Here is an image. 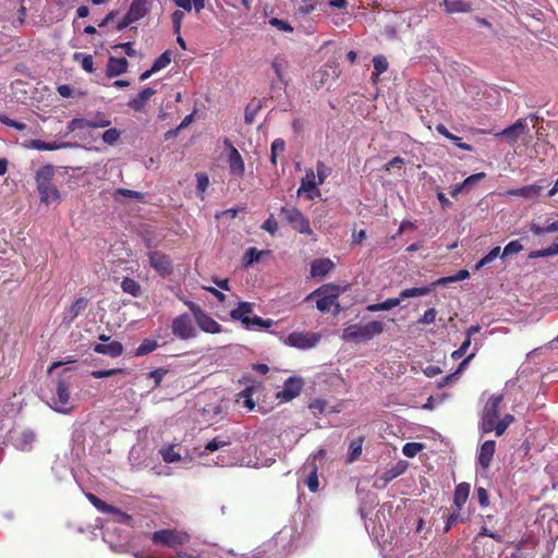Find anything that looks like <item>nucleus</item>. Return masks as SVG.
Returning a JSON list of instances; mask_svg holds the SVG:
<instances>
[{
  "label": "nucleus",
  "instance_id": "nucleus-17",
  "mask_svg": "<svg viewBox=\"0 0 558 558\" xmlns=\"http://www.w3.org/2000/svg\"><path fill=\"white\" fill-rule=\"evenodd\" d=\"M526 133H529V126L525 119H518L513 124L499 132L497 136L505 138L510 145H513Z\"/></svg>",
  "mask_w": 558,
  "mask_h": 558
},
{
  "label": "nucleus",
  "instance_id": "nucleus-22",
  "mask_svg": "<svg viewBox=\"0 0 558 558\" xmlns=\"http://www.w3.org/2000/svg\"><path fill=\"white\" fill-rule=\"evenodd\" d=\"M129 61L125 58L109 57L106 74L108 77L119 76L128 71Z\"/></svg>",
  "mask_w": 558,
  "mask_h": 558
},
{
  "label": "nucleus",
  "instance_id": "nucleus-49",
  "mask_svg": "<svg viewBox=\"0 0 558 558\" xmlns=\"http://www.w3.org/2000/svg\"><path fill=\"white\" fill-rule=\"evenodd\" d=\"M114 198L117 199L118 196H123L128 198H134L136 201H143L144 195L141 192L129 190V189H117L113 193Z\"/></svg>",
  "mask_w": 558,
  "mask_h": 558
},
{
  "label": "nucleus",
  "instance_id": "nucleus-14",
  "mask_svg": "<svg viewBox=\"0 0 558 558\" xmlns=\"http://www.w3.org/2000/svg\"><path fill=\"white\" fill-rule=\"evenodd\" d=\"M149 264L150 266L160 275L161 277H167L172 274L173 266L172 260L169 255L159 252L151 251L148 253Z\"/></svg>",
  "mask_w": 558,
  "mask_h": 558
},
{
  "label": "nucleus",
  "instance_id": "nucleus-44",
  "mask_svg": "<svg viewBox=\"0 0 558 558\" xmlns=\"http://www.w3.org/2000/svg\"><path fill=\"white\" fill-rule=\"evenodd\" d=\"M89 121L92 129L107 128L111 124L110 119L104 112H97Z\"/></svg>",
  "mask_w": 558,
  "mask_h": 558
},
{
  "label": "nucleus",
  "instance_id": "nucleus-59",
  "mask_svg": "<svg viewBox=\"0 0 558 558\" xmlns=\"http://www.w3.org/2000/svg\"><path fill=\"white\" fill-rule=\"evenodd\" d=\"M123 371L121 368H111V369H101V371H93L90 373V376L94 377V378H107V377H110V376H113L116 374H120L122 373Z\"/></svg>",
  "mask_w": 558,
  "mask_h": 558
},
{
  "label": "nucleus",
  "instance_id": "nucleus-48",
  "mask_svg": "<svg viewBox=\"0 0 558 558\" xmlns=\"http://www.w3.org/2000/svg\"><path fill=\"white\" fill-rule=\"evenodd\" d=\"M287 66V61L280 57H276L271 62V68L280 82H283V70Z\"/></svg>",
  "mask_w": 558,
  "mask_h": 558
},
{
  "label": "nucleus",
  "instance_id": "nucleus-56",
  "mask_svg": "<svg viewBox=\"0 0 558 558\" xmlns=\"http://www.w3.org/2000/svg\"><path fill=\"white\" fill-rule=\"evenodd\" d=\"M108 513H111L113 519L119 523L130 524L132 518L128 513L112 507L111 510H109Z\"/></svg>",
  "mask_w": 558,
  "mask_h": 558
},
{
  "label": "nucleus",
  "instance_id": "nucleus-12",
  "mask_svg": "<svg viewBox=\"0 0 558 558\" xmlns=\"http://www.w3.org/2000/svg\"><path fill=\"white\" fill-rule=\"evenodd\" d=\"M56 398L52 399V408L60 413H68L70 405V384L64 379L57 381Z\"/></svg>",
  "mask_w": 558,
  "mask_h": 558
},
{
  "label": "nucleus",
  "instance_id": "nucleus-9",
  "mask_svg": "<svg viewBox=\"0 0 558 558\" xmlns=\"http://www.w3.org/2000/svg\"><path fill=\"white\" fill-rule=\"evenodd\" d=\"M281 220L288 223L293 230L303 234H313L310 220L294 206H282L280 209Z\"/></svg>",
  "mask_w": 558,
  "mask_h": 558
},
{
  "label": "nucleus",
  "instance_id": "nucleus-43",
  "mask_svg": "<svg viewBox=\"0 0 558 558\" xmlns=\"http://www.w3.org/2000/svg\"><path fill=\"white\" fill-rule=\"evenodd\" d=\"M286 149V142L282 138H276L271 143V154H270V162L276 166L277 165V155L278 153H282Z\"/></svg>",
  "mask_w": 558,
  "mask_h": 558
},
{
  "label": "nucleus",
  "instance_id": "nucleus-50",
  "mask_svg": "<svg viewBox=\"0 0 558 558\" xmlns=\"http://www.w3.org/2000/svg\"><path fill=\"white\" fill-rule=\"evenodd\" d=\"M87 304L88 301L85 298L75 300L70 308L71 318H76L87 307Z\"/></svg>",
  "mask_w": 558,
  "mask_h": 558
},
{
  "label": "nucleus",
  "instance_id": "nucleus-5",
  "mask_svg": "<svg viewBox=\"0 0 558 558\" xmlns=\"http://www.w3.org/2000/svg\"><path fill=\"white\" fill-rule=\"evenodd\" d=\"M325 456H310L298 471L299 484L305 485L311 493L319 489L318 472L323 469Z\"/></svg>",
  "mask_w": 558,
  "mask_h": 558
},
{
  "label": "nucleus",
  "instance_id": "nucleus-58",
  "mask_svg": "<svg viewBox=\"0 0 558 558\" xmlns=\"http://www.w3.org/2000/svg\"><path fill=\"white\" fill-rule=\"evenodd\" d=\"M184 304L189 307V310L193 314L196 323L206 314V312L198 304H196L192 301H184Z\"/></svg>",
  "mask_w": 558,
  "mask_h": 558
},
{
  "label": "nucleus",
  "instance_id": "nucleus-26",
  "mask_svg": "<svg viewBox=\"0 0 558 558\" xmlns=\"http://www.w3.org/2000/svg\"><path fill=\"white\" fill-rule=\"evenodd\" d=\"M471 486L468 483H460L456 486L453 494V504L458 509H462L470 495Z\"/></svg>",
  "mask_w": 558,
  "mask_h": 558
},
{
  "label": "nucleus",
  "instance_id": "nucleus-7",
  "mask_svg": "<svg viewBox=\"0 0 558 558\" xmlns=\"http://www.w3.org/2000/svg\"><path fill=\"white\" fill-rule=\"evenodd\" d=\"M343 292V289L335 283L323 284L315 291H313L306 300H310L314 296L317 298L316 307L319 312L326 313L329 312L331 306L339 307L338 298Z\"/></svg>",
  "mask_w": 558,
  "mask_h": 558
},
{
  "label": "nucleus",
  "instance_id": "nucleus-47",
  "mask_svg": "<svg viewBox=\"0 0 558 558\" xmlns=\"http://www.w3.org/2000/svg\"><path fill=\"white\" fill-rule=\"evenodd\" d=\"M319 3V0H301L298 7V12L303 15L311 14Z\"/></svg>",
  "mask_w": 558,
  "mask_h": 558
},
{
  "label": "nucleus",
  "instance_id": "nucleus-45",
  "mask_svg": "<svg viewBox=\"0 0 558 558\" xmlns=\"http://www.w3.org/2000/svg\"><path fill=\"white\" fill-rule=\"evenodd\" d=\"M263 251H258L256 247H250L244 256H243V263L245 266L252 265L255 262H258L263 255Z\"/></svg>",
  "mask_w": 558,
  "mask_h": 558
},
{
  "label": "nucleus",
  "instance_id": "nucleus-57",
  "mask_svg": "<svg viewBox=\"0 0 558 558\" xmlns=\"http://www.w3.org/2000/svg\"><path fill=\"white\" fill-rule=\"evenodd\" d=\"M184 304L189 307V310L193 314L196 323L206 314V312L198 304H196L192 301H184Z\"/></svg>",
  "mask_w": 558,
  "mask_h": 558
},
{
  "label": "nucleus",
  "instance_id": "nucleus-38",
  "mask_svg": "<svg viewBox=\"0 0 558 558\" xmlns=\"http://www.w3.org/2000/svg\"><path fill=\"white\" fill-rule=\"evenodd\" d=\"M373 65H374L373 76L378 77L380 74H383L384 72L387 71L388 61L384 56L378 54L373 58Z\"/></svg>",
  "mask_w": 558,
  "mask_h": 558
},
{
  "label": "nucleus",
  "instance_id": "nucleus-13",
  "mask_svg": "<svg viewBox=\"0 0 558 558\" xmlns=\"http://www.w3.org/2000/svg\"><path fill=\"white\" fill-rule=\"evenodd\" d=\"M408 466L409 463L405 460L396 461L375 478L374 486L376 488H385L389 482L403 474Z\"/></svg>",
  "mask_w": 558,
  "mask_h": 558
},
{
  "label": "nucleus",
  "instance_id": "nucleus-2",
  "mask_svg": "<svg viewBox=\"0 0 558 558\" xmlns=\"http://www.w3.org/2000/svg\"><path fill=\"white\" fill-rule=\"evenodd\" d=\"M303 545L302 536L294 527H283L270 542L256 550L254 558H286Z\"/></svg>",
  "mask_w": 558,
  "mask_h": 558
},
{
  "label": "nucleus",
  "instance_id": "nucleus-39",
  "mask_svg": "<svg viewBox=\"0 0 558 558\" xmlns=\"http://www.w3.org/2000/svg\"><path fill=\"white\" fill-rule=\"evenodd\" d=\"M470 277V272L469 270L466 269H461L459 270L454 276H450V277H444V278H440L438 279L435 284H446V283H449V282H458V281H462L466 278Z\"/></svg>",
  "mask_w": 558,
  "mask_h": 558
},
{
  "label": "nucleus",
  "instance_id": "nucleus-36",
  "mask_svg": "<svg viewBox=\"0 0 558 558\" xmlns=\"http://www.w3.org/2000/svg\"><path fill=\"white\" fill-rule=\"evenodd\" d=\"M83 129H92V122L89 121V119L74 118L66 125L68 133H72L76 130Z\"/></svg>",
  "mask_w": 558,
  "mask_h": 558
},
{
  "label": "nucleus",
  "instance_id": "nucleus-35",
  "mask_svg": "<svg viewBox=\"0 0 558 558\" xmlns=\"http://www.w3.org/2000/svg\"><path fill=\"white\" fill-rule=\"evenodd\" d=\"M317 185H319V184L315 181V173H314V171L313 170H307L305 178L302 179V183H301V187L299 190V193L301 191L312 192V191L316 190Z\"/></svg>",
  "mask_w": 558,
  "mask_h": 558
},
{
  "label": "nucleus",
  "instance_id": "nucleus-62",
  "mask_svg": "<svg viewBox=\"0 0 558 558\" xmlns=\"http://www.w3.org/2000/svg\"><path fill=\"white\" fill-rule=\"evenodd\" d=\"M167 373H168V369L160 367V368H156V369L151 371L148 374V377L153 378L155 381V388L160 386V384Z\"/></svg>",
  "mask_w": 558,
  "mask_h": 558
},
{
  "label": "nucleus",
  "instance_id": "nucleus-15",
  "mask_svg": "<svg viewBox=\"0 0 558 558\" xmlns=\"http://www.w3.org/2000/svg\"><path fill=\"white\" fill-rule=\"evenodd\" d=\"M432 289L429 287H416V288H410L404 289L400 292L398 298H390L384 301V308L385 311H389L400 304L402 300L409 299V298H418V296H425L429 294Z\"/></svg>",
  "mask_w": 558,
  "mask_h": 558
},
{
  "label": "nucleus",
  "instance_id": "nucleus-19",
  "mask_svg": "<svg viewBox=\"0 0 558 558\" xmlns=\"http://www.w3.org/2000/svg\"><path fill=\"white\" fill-rule=\"evenodd\" d=\"M229 146V169L230 173L236 178H242L245 171L244 160L239 150L227 140Z\"/></svg>",
  "mask_w": 558,
  "mask_h": 558
},
{
  "label": "nucleus",
  "instance_id": "nucleus-52",
  "mask_svg": "<svg viewBox=\"0 0 558 558\" xmlns=\"http://www.w3.org/2000/svg\"><path fill=\"white\" fill-rule=\"evenodd\" d=\"M330 168L327 167L323 161H317L316 163V172H317V183L322 185L327 177L330 174Z\"/></svg>",
  "mask_w": 558,
  "mask_h": 558
},
{
  "label": "nucleus",
  "instance_id": "nucleus-10",
  "mask_svg": "<svg viewBox=\"0 0 558 558\" xmlns=\"http://www.w3.org/2000/svg\"><path fill=\"white\" fill-rule=\"evenodd\" d=\"M171 331L173 336L181 340H189L195 338L197 335L192 318L186 313L173 318L171 324Z\"/></svg>",
  "mask_w": 558,
  "mask_h": 558
},
{
  "label": "nucleus",
  "instance_id": "nucleus-3",
  "mask_svg": "<svg viewBox=\"0 0 558 558\" xmlns=\"http://www.w3.org/2000/svg\"><path fill=\"white\" fill-rule=\"evenodd\" d=\"M56 170L52 165L40 167L35 173L36 187L39 194L40 203L49 206L52 203L61 202V194L58 187L52 183Z\"/></svg>",
  "mask_w": 558,
  "mask_h": 558
},
{
  "label": "nucleus",
  "instance_id": "nucleus-21",
  "mask_svg": "<svg viewBox=\"0 0 558 558\" xmlns=\"http://www.w3.org/2000/svg\"><path fill=\"white\" fill-rule=\"evenodd\" d=\"M335 268V264L329 258H317L311 264V275L314 278H324Z\"/></svg>",
  "mask_w": 558,
  "mask_h": 558
},
{
  "label": "nucleus",
  "instance_id": "nucleus-6",
  "mask_svg": "<svg viewBox=\"0 0 558 558\" xmlns=\"http://www.w3.org/2000/svg\"><path fill=\"white\" fill-rule=\"evenodd\" d=\"M253 307L254 305L250 302H239L236 308L230 312V317L233 320L241 322L242 325L248 330L255 327L269 328L274 325L272 319H263L262 317L256 315L251 317L250 314L253 313Z\"/></svg>",
  "mask_w": 558,
  "mask_h": 558
},
{
  "label": "nucleus",
  "instance_id": "nucleus-29",
  "mask_svg": "<svg viewBox=\"0 0 558 558\" xmlns=\"http://www.w3.org/2000/svg\"><path fill=\"white\" fill-rule=\"evenodd\" d=\"M514 421L513 415L506 414L501 420L499 417L492 423V427H486L485 433L495 432L497 436L502 435L508 426Z\"/></svg>",
  "mask_w": 558,
  "mask_h": 558
},
{
  "label": "nucleus",
  "instance_id": "nucleus-54",
  "mask_svg": "<svg viewBox=\"0 0 558 558\" xmlns=\"http://www.w3.org/2000/svg\"><path fill=\"white\" fill-rule=\"evenodd\" d=\"M0 123L13 128L17 131H24L27 128L25 123L15 121L5 114H0Z\"/></svg>",
  "mask_w": 558,
  "mask_h": 558
},
{
  "label": "nucleus",
  "instance_id": "nucleus-24",
  "mask_svg": "<svg viewBox=\"0 0 558 558\" xmlns=\"http://www.w3.org/2000/svg\"><path fill=\"white\" fill-rule=\"evenodd\" d=\"M156 90L151 87L144 88L136 97L129 100L128 106L136 112H141L146 102L150 99Z\"/></svg>",
  "mask_w": 558,
  "mask_h": 558
},
{
  "label": "nucleus",
  "instance_id": "nucleus-30",
  "mask_svg": "<svg viewBox=\"0 0 558 558\" xmlns=\"http://www.w3.org/2000/svg\"><path fill=\"white\" fill-rule=\"evenodd\" d=\"M65 146H68V144L47 143L41 140H31L25 144V147L37 150H56Z\"/></svg>",
  "mask_w": 558,
  "mask_h": 558
},
{
  "label": "nucleus",
  "instance_id": "nucleus-25",
  "mask_svg": "<svg viewBox=\"0 0 558 558\" xmlns=\"http://www.w3.org/2000/svg\"><path fill=\"white\" fill-rule=\"evenodd\" d=\"M94 351L110 357H118L123 353V345L119 341H112L108 344L98 343L94 347Z\"/></svg>",
  "mask_w": 558,
  "mask_h": 558
},
{
  "label": "nucleus",
  "instance_id": "nucleus-16",
  "mask_svg": "<svg viewBox=\"0 0 558 558\" xmlns=\"http://www.w3.org/2000/svg\"><path fill=\"white\" fill-rule=\"evenodd\" d=\"M303 386L304 381L301 377L291 376L284 381L282 390L277 392L276 397L286 402L291 401L301 393Z\"/></svg>",
  "mask_w": 558,
  "mask_h": 558
},
{
  "label": "nucleus",
  "instance_id": "nucleus-51",
  "mask_svg": "<svg viewBox=\"0 0 558 558\" xmlns=\"http://www.w3.org/2000/svg\"><path fill=\"white\" fill-rule=\"evenodd\" d=\"M522 250H523V245L521 244V242L519 240L510 241L504 247L502 257L517 254V253L521 252Z\"/></svg>",
  "mask_w": 558,
  "mask_h": 558
},
{
  "label": "nucleus",
  "instance_id": "nucleus-4",
  "mask_svg": "<svg viewBox=\"0 0 558 558\" xmlns=\"http://www.w3.org/2000/svg\"><path fill=\"white\" fill-rule=\"evenodd\" d=\"M156 546H168L177 550V556L182 558H201L199 555L180 548L190 541V535L180 530L163 529L153 533L150 537Z\"/></svg>",
  "mask_w": 558,
  "mask_h": 558
},
{
  "label": "nucleus",
  "instance_id": "nucleus-8",
  "mask_svg": "<svg viewBox=\"0 0 558 558\" xmlns=\"http://www.w3.org/2000/svg\"><path fill=\"white\" fill-rule=\"evenodd\" d=\"M384 331V324L378 320L369 322L365 325H350L343 330L344 340H353L355 342L369 341L375 336Z\"/></svg>",
  "mask_w": 558,
  "mask_h": 558
},
{
  "label": "nucleus",
  "instance_id": "nucleus-18",
  "mask_svg": "<svg viewBox=\"0 0 558 558\" xmlns=\"http://www.w3.org/2000/svg\"><path fill=\"white\" fill-rule=\"evenodd\" d=\"M504 397L501 395L498 396H492L484 409V415H483V430L486 427H492V423L496 421L499 417V407Z\"/></svg>",
  "mask_w": 558,
  "mask_h": 558
},
{
  "label": "nucleus",
  "instance_id": "nucleus-55",
  "mask_svg": "<svg viewBox=\"0 0 558 558\" xmlns=\"http://www.w3.org/2000/svg\"><path fill=\"white\" fill-rule=\"evenodd\" d=\"M120 135H121L120 131L112 128V129H108L104 132L102 140L105 143H107L109 145H113L114 143L118 142V140L120 138Z\"/></svg>",
  "mask_w": 558,
  "mask_h": 558
},
{
  "label": "nucleus",
  "instance_id": "nucleus-64",
  "mask_svg": "<svg viewBox=\"0 0 558 558\" xmlns=\"http://www.w3.org/2000/svg\"><path fill=\"white\" fill-rule=\"evenodd\" d=\"M437 312L434 307L425 311V313L422 315V317L418 319V324L422 325H429L435 323L436 320Z\"/></svg>",
  "mask_w": 558,
  "mask_h": 558
},
{
  "label": "nucleus",
  "instance_id": "nucleus-32",
  "mask_svg": "<svg viewBox=\"0 0 558 558\" xmlns=\"http://www.w3.org/2000/svg\"><path fill=\"white\" fill-rule=\"evenodd\" d=\"M349 438L350 442L348 453H362L365 436L363 434H355L354 432H351L349 434Z\"/></svg>",
  "mask_w": 558,
  "mask_h": 558
},
{
  "label": "nucleus",
  "instance_id": "nucleus-34",
  "mask_svg": "<svg viewBox=\"0 0 558 558\" xmlns=\"http://www.w3.org/2000/svg\"><path fill=\"white\" fill-rule=\"evenodd\" d=\"M158 348V343L153 339H144L142 343L136 348L135 355L143 356L146 355Z\"/></svg>",
  "mask_w": 558,
  "mask_h": 558
},
{
  "label": "nucleus",
  "instance_id": "nucleus-20",
  "mask_svg": "<svg viewBox=\"0 0 558 558\" xmlns=\"http://www.w3.org/2000/svg\"><path fill=\"white\" fill-rule=\"evenodd\" d=\"M543 190H544V185L531 184V185L522 186L520 189L508 190L505 194L508 196H517V197L533 199V198H536L537 196H539Z\"/></svg>",
  "mask_w": 558,
  "mask_h": 558
},
{
  "label": "nucleus",
  "instance_id": "nucleus-11",
  "mask_svg": "<svg viewBox=\"0 0 558 558\" xmlns=\"http://www.w3.org/2000/svg\"><path fill=\"white\" fill-rule=\"evenodd\" d=\"M319 340L320 336L316 332L293 331L287 337L284 343L293 348L306 350L314 348Z\"/></svg>",
  "mask_w": 558,
  "mask_h": 558
},
{
  "label": "nucleus",
  "instance_id": "nucleus-27",
  "mask_svg": "<svg viewBox=\"0 0 558 558\" xmlns=\"http://www.w3.org/2000/svg\"><path fill=\"white\" fill-rule=\"evenodd\" d=\"M196 324L203 331L208 333H220L222 331V326L207 313Z\"/></svg>",
  "mask_w": 558,
  "mask_h": 558
},
{
  "label": "nucleus",
  "instance_id": "nucleus-53",
  "mask_svg": "<svg viewBox=\"0 0 558 558\" xmlns=\"http://www.w3.org/2000/svg\"><path fill=\"white\" fill-rule=\"evenodd\" d=\"M88 500L101 512H109V510L112 509V506L106 504L105 501H102L101 499H99L97 496H95L94 494H87L86 495Z\"/></svg>",
  "mask_w": 558,
  "mask_h": 558
},
{
  "label": "nucleus",
  "instance_id": "nucleus-33",
  "mask_svg": "<svg viewBox=\"0 0 558 558\" xmlns=\"http://www.w3.org/2000/svg\"><path fill=\"white\" fill-rule=\"evenodd\" d=\"M177 7L191 11L192 8L195 9L196 13H199L205 8V0H173Z\"/></svg>",
  "mask_w": 558,
  "mask_h": 558
},
{
  "label": "nucleus",
  "instance_id": "nucleus-46",
  "mask_svg": "<svg viewBox=\"0 0 558 558\" xmlns=\"http://www.w3.org/2000/svg\"><path fill=\"white\" fill-rule=\"evenodd\" d=\"M461 510L456 507V509L447 517L446 524L444 527V532L447 533L454 524H457L460 521H463V518L461 515Z\"/></svg>",
  "mask_w": 558,
  "mask_h": 558
},
{
  "label": "nucleus",
  "instance_id": "nucleus-37",
  "mask_svg": "<svg viewBox=\"0 0 558 558\" xmlns=\"http://www.w3.org/2000/svg\"><path fill=\"white\" fill-rule=\"evenodd\" d=\"M74 60H81L82 68L87 73H94L95 72L94 58H93L92 54H85V53H82V52H75L74 53Z\"/></svg>",
  "mask_w": 558,
  "mask_h": 558
},
{
  "label": "nucleus",
  "instance_id": "nucleus-61",
  "mask_svg": "<svg viewBox=\"0 0 558 558\" xmlns=\"http://www.w3.org/2000/svg\"><path fill=\"white\" fill-rule=\"evenodd\" d=\"M269 24L282 32H293V27L287 21L277 17H271Z\"/></svg>",
  "mask_w": 558,
  "mask_h": 558
},
{
  "label": "nucleus",
  "instance_id": "nucleus-63",
  "mask_svg": "<svg viewBox=\"0 0 558 558\" xmlns=\"http://www.w3.org/2000/svg\"><path fill=\"white\" fill-rule=\"evenodd\" d=\"M262 229L269 232L272 235L278 231V222L272 215H270L268 219L264 221V223L262 225Z\"/></svg>",
  "mask_w": 558,
  "mask_h": 558
},
{
  "label": "nucleus",
  "instance_id": "nucleus-23",
  "mask_svg": "<svg viewBox=\"0 0 558 558\" xmlns=\"http://www.w3.org/2000/svg\"><path fill=\"white\" fill-rule=\"evenodd\" d=\"M149 12L148 0H133L125 13L134 23L143 19Z\"/></svg>",
  "mask_w": 558,
  "mask_h": 558
},
{
  "label": "nucleus",
  "instance_id": "nucleus-31",
  "mask_svg": "<svg viewBox=\"0 0 558 558\" xmlns=\"http://www.w3.org/2000/svg\"><path fill=\"white\" fill-rule=\"evenodd\" d=\"M121 288L124 293L131 294L134 298H137L142 293V289L140 283L133 278L125 277L121 282Z\"/></svg>",
  "mask_w": 558,
  "mask_h": 558
},
{
  "label": "nucleus",
  "instance_id": "nucleus-42",
  "mask_svg": "<svg viewBox=\"0 0 558 558\" xmlns=\"http://www.w3.org/2000/svg\"><path fill=\"white\" fill-rule=\"evenodd\" d=\"M494 456H478L477 459V473L481 476H487L488 475V469L492 464V459Z\"/></svg>",
  "mask_w": 558,
  "mask_h": 558
},
{
  "label": "nucleus",
  "instance_id": "nucleus-1",
  "mask_svg": "<svg viewBox=\"0 0 558 558\" xmlns=\"http://www.w3.org/2000/svg\"><path fill=\"white\" fill-rule=\"evenodd\" d=\"M129 461L132 469H145L156 475L172 474L171 465L175 469H192L196 464L259 469L275 463L274 458L265 456H129Z\"/></svg>",
  "mask_w": 558,
  "mask_h": 558
},
{
  "label": "nucleus",
  "instance_id": "nucleus-41",
  "mask_svg": "<svg viewBox=\"0 0 558 558\" xmlns=\"http://www.w3.org/2000/svg\"><path fill=\"white\" fill-rule=\"evenodd\" d=\"M171 62V52L169 50L161 53L153 64V71L159 72L166 66H168Z\"/></svg>",
  "mask_w": 558,
  "mask_h": 558
},
{
  "label": "nucleus",
  "instance_id": "nucleus-40",
  "mask_svg": "<svg viewBox=\"0 0 558 558\" xmlns=\"http://www.w3.org/2000/svg\"><path fill=\"white\" fill-rule=\"evenodd\" d=\"M500 247L496 246L492 248L480 262L475 265V269L478 270L482 267L490 264L494 259H496L500 255Z\"/></svg>",
  "mask_w": 558,
  "mask_h": 558
},
{
  "label": "nucleus",
  "instance_id": "nucleus-28",
  "mask_svg": "<svg viewBox=\"0 0 558 558\" xmlns=\"http://www.w3.org/2000/svg\"><path fill=\"white\" fill-rule=\"evenodd\" d=\"M36 440V435L33 430H23L15 439V447L19 450L27 451L32 449V445Z\"/></svg>",
  "mask_w": 558,
  "mask_h": 558
},
{
  "label": "nucleus",
  "instance_id": "nucleus-60",
  "mask_svg": "<svg viewBox=\"0 0 558 558\" xmlns=\"http://www.w3.org/2000/svg\"><path fill=\"white\" fill-rule=\"evenodd\" d=\"M196 181H197V185H196L197 192L198 193H204L206 191V189L208 187V185H209L208 175L206 173H203V172H197L196 173Z\"/></svg>",
  "mask_w": 558,
  "mask_h": 558
}]
</instances>
